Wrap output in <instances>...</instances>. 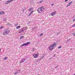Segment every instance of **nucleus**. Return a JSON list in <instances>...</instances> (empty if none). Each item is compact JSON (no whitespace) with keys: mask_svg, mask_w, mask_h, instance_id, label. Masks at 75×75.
I'll list each match as a JSON object with an SVG mask.
<instances>
[{"mask_svg":"<svg viewBox=\"0 0 75 75\" xmlns=\"http://www.w3.org/2000/svg\"><path fill=\"white\" fill-rule=\"evenodd\" d=\"M44 10V7L43 6L40 7L37 10V11L39 13H42V11H43Z\"/></svg>","mask_w":75,"mask_h":75,"instance_id":"f257e3e1","label":"nucleus"},{"mask_svg":"<svg viewBox=\"0 0 75 75\" xmlns=\"http://www.w3.org/2000/svg\"><path fill=\"white\" fill-rule=\"evenodd\" d=\"M38 55H39V54H38V53H37L36 54H33V57H34V58H38Z\"/></svg>","mask_w":75,"mask_h":75,"instance_id":"f03ea898","label":"nucleus"},{"mask_svg":"<svg viewBox=\"0 0 75 75\" xmlns=\"http://www.w3.org/2000/svg\"><path fill=\"white\" fill-rule=\"evenodd\" d=\"M10 30H8V31H6L3 33L2 34L3 35H6V34H8L10 33Z\"/></svg>","mask_w":75,"mask_h":75,"instance_id":"7ed1b4c3","label":"nucleus"},{"mask_svg":"<svg viewBox=\"0 0 75 75\" xmlns=\"http://www.w3.org/2000/svg\"><path fill=\"white\" fill-rule=\"evenodd\" d=\"M30 44V42H28L27 43H25L24 44H23L21 45L22 47H23V46H24V45H27L28 44Z\"/></svg>","mask_w":75,"mask_h":75,"instance_id":"20e7f679","label":"nucleus"},{"mask_svg":"<svg viewBox=\"0 0 75 75\" xmlns=\"http://www.w3.org/2000/svg\"><path fill=\"white\" fill-rule=\"evenodd\" d=\"M26 59H24V58H22L21 60V61L20 62V63L21 64V63H23V62H24V61H25Z\"/></svg>","mask_w":75,"mask_h":75,"instance_id":"39448f33","label":"nucleus"},{"mask_svg":"<svg viewBox=\"0 0 75 75\" xmlns=\"http://www.w3.org/2000/svg\"><path fill=\"white\" fill-rule=\"evenodd\" d=\"M56 13H57V11H54L52 13L51 16H55V15Z\"/></svg>","mask_w":75,"mask_h":75,"instance_id":"423d86ee","label":"nucleus"},{"mask_svg":"<svg viewBox=\"0 0 75 75\" xmlns=\"http://www.w3.org/2000/svg\"><path fill=\"white\" fill-rule=\"evenodd\" d=\"M56 46V43H53L51 46H50V47H54Z\"/></svg>","mask_w":75,"mask_h":75,"instance_id":"0eeeda50","label":"nucleus"},{"mask_svg":"<svg viewBox=\"0 0 75 75\" xmlns=\"http://www.w3.org/2000/svg\"><path fill=\"white\" fill-rule=\"evenodd\" d=\"M11 1H12L11 0L8 1H6V4H8V3H10V2H11Z\"/></svg>","mask_w":75,"mask_h":75,"instance_id":"6e6552de","label":"nucleus"},{"mask_svg":"<svg viewBox=\"0 0 75 75\" xmlns=\"http://www.w3.org/2000/svg\"><path fill=\"white\" fill-rule=\"evenodd\" d=\"M72 3V2H70L68 4L67 6V7L69 6H70L71 4V3Z\"/></svg>","mask_w":75,"mask_h":75,"instance_id":"1a4fd4ad","label":"nucleus"},{"mask_svg":"<svg viewBox=\"0 0 75 75\" xmlns=\"http://www.w3.org/2000/svg\"><path fill=\"white\" fill-rule=\"evenodd\" d=\"M41 61V59H38L36 61V62H39Z\"/></svg>","mask_w":75,"mask_h":75,"instance_id":"9d476101","label":"nucleus"},{"mask_svg":"<svg viewBox=\"0 0 75 75\" xmlns=\"http://www.w3.org/2000/svg\"><path fill=\"white\" fill-rule=\"evenodd\" d=\"M4 14V11H1L0 12V15H1L2 14Z\"/></svg>","mask_w":75,"mask_h":75,"instance_id":"9b49d317","label":"nucleus"},{"mask_svg":"<svg viewBox=\"0 0 75 75\" xmlns=\"http://www.w3.org/2000/svg\"><path fill=\"white\" fill-rule=\"evenodd\" d=\"M33 12H34V11H31V12L30 13V14H29L28 15V16H30L31 15V14H32V13H33Z\"/></svg>","mask_w":75,"mask_h":75,"instance_id":"f8f14e48","label":"nucleus"},{"mask_svg":"<svg viewBox=\"0 0 75 75\" xmlns=\"http://www.w3.org/2000/svg\"><path fill=\"white\" fill-rule=\"evenodd\" d=\"M33 8H29V9L28 10V11H32V10H33Z\"/></svg>","mask_w":75,"mask_h":75,"instance_id":"ddd939ff","label":"nucleus"},{"mask_svg":"<svg viewBox=\"0 0 75 75\" xmlns=\"http://www.w3.org/2000/svg\"><path fill=\"white\" fill-rule=\"evenodd\" d=\"M53 47H49V49L50 50H53Z\"/></svg>","mask_w":75,"mask_h":75,"instance_id":"4468645a","label":"nucleus"},{"mask_svg":"<svg viewBox=\"0 0 75 75\" xmlns=\"http://www.w3.org/2000/svg\"><path fill=\"white\" fill-rule=\"evenodd\" d=\"M7 58H8V57H5L4 59V60H6V59H7Z\"/></svg>","mask_w":75,"mask_h":75,"instance_id":"2eb2a0df","label":"nucleus"},{"mask_svg":"<svg viewBox=\"0 0 75 75\" xmlns=\"http://www.w3.org/2000/svg\"><path fill=\"white\" fill-rule=\"evenodd\" d=\"M21 27V26H18L16 27V28L17 29H18V28H20Z\"/></svg>","mask_w":75,"mask_h":75,"instance_id":"dca6fc26","label":"nucleus"},{"mask_svg":"<svg viewBox=\"0 0 75 75\" xmlns=\"http://www.w3.org/2000/svg\"><path fill=\"white\" fill-rule=\"evenodd\" d=\"M6 25H11V24L10 23H8Z\"/></svg>","mask_w":75,"mask_h":75,"instance_id":"f3484780","label":"nucleus"},{"mask_svg":"<svg viewBox=\"0 0 75 75\" xmlns=\"http://www.w3.org/2000/svg\"><path fill=\"white\" fill-rule=\"evenodd\" d=\"M18 73V72L16 71V72L14 73V75H16V74H17Z\"/></svg>","mask_w":75,"mask_h":75,"instance_id":"a211bd4d","label":"nucleus"},{"mask_svg":"<svg viewBox=\"0 0 75 75\" xmlns=\"http://www.w3.org/2000/svg\"><path fill=\"white\" fill-rule=\"evenodd\" d=\"M23 37H24V36H21V37H20V39H22Z\"/></svg>","mask_w":75,"mask_h":75,"instance_id":"6ab92c4d","label":"nucleus"},{"mask_svg":"<svg viewBox=\"0 0 75 75\" xmlns=\"http://www.w3.org/2000/svg\"><path fill=\"white\" fill-rule=\"evenodd\" d=\"M4 28V27H3V26L1 27H0V29H2V28Z\"/></svg>","mask_w":75,"mask_h":75,"instance_id":"aec40b11","label":"nucleus"},{"mask_svg":"<svg viewBox=\"0 0 75 75\" xmlns=\"http://www.w3.org/2000/svg\"><path fill=\"white\" fill-rule=\"evenodd\" d=\"M58 65L57 66L55 67V68H58Z\"/></svg>","mask_w":75,"mask_h":75,"instance_id":"412c9836","label":"nucleus"},{"mask_svg":"<svg viewBox=\"0 0 75 75\" xmlns=\"http://www.w3.org/2000/svg\"><path fill=\"white\" fill-rule=\"evenodd\" d=\"M4 21H6V20H7V18H4Z\"/></svg>","mask_w":75,"mask_h":75,"instance_id":"4be33fe9","label":"nucleus"},{"mask_svg":"<svg viewBox=\"0 0 75 75\" xmlns=\"http://www.w3.org/2000/svg\"><path fill=\"white\" fill-rule=\"evenodd\" d=\"M43 33H42L40 34V36H42V35H43Z\"/></svg>","mask_w":75,"mask_h":75,"instance_id":"5701e85b","label":"nucleus"},{"mask_svg":"<svg viewBox=\"0 0 75 75\" xmlns=\"http://www.w3.org/2000/svg\"><path fill=\"white\" fill-rule=\"evenodd\" d=\"M18 25V23L16 24L15 25V26H17V25Z\"/></svg>","mask_w":75,"mask_h":75,"instance_id":"b1692460","label":"nucleus"},{"mask_svg":"<svg viewBox=\"0 0 75 75\" xmlns=\"http://www.w3.org/2000/svg\"><path fill=\"white\" fill-rule=\"evenodd\" d=\"M35 50V48H33V49H32V50H33V51H34V50Z\"/></svg>","mask_w":75,"mask_h":75,"instance_id":"393cba45","label":"nucleus"},{"mask_svg":"<svg viewBox=\"0 0 75 75\" xmlns=\"http://www.w3.org/2000/svg\"><path fill=\"white\" fill-rule=\"evenodd\" d=\"M42 59H43L44 58V56H43L42 57Z\"/></svg>","mask_w":75,"mask_h":75,"instance_id":"a878e982","label":"nucleus"},{"mask_svg":"<svg viewBox=\"0 0 75 75\" xmlns=\"http://www.w3.org/2000/svg\"><path fill=\"white\" fill-rule=\"evenodd\" d=\"M24 30H23V29H22L21 30V31H22V32H23V31H24Z\"/></svg>","mask_w":75,"mask_h":75,"instance_id":"bb28decb","label":"nucleus"},{"mask_svg":"<svg viewBox=\"0 0 75 75\" xmlns=\"http://www.w3.org/2000/svg\"><path fill=\"white\" fill-rule=\"evenodd\" d=\"M73 26L74 27H75V24L73 25Z\"/></svg>","mask_w":75,"mask_h":75,"instance_id":"cd10ccee","label":"nucleus"},{"mask_svg":"<svg viewBox=\"0 0 75 75\" xmlns=\"http://www.w3.org/2000/svg\"><path fill=\"white\" fill-rule=\"evenodd\" d=\"M54 4H53L51 5L52 6H54Z\"/></svg>","mask_w":75,"mask_h":75,"instance_id":"c85d7f7f","label":"nucleus"},{"mask_svg":"<svg viewBox=\"0 0 75 75\" xmlns=\"http://www.w3.org/2000/svg\"><path fill=\"white\" fill-rule=\"evenodd\" d=\"M22 32V31H20L19 32V33H21Z\"/></svg>","mask_w":75,"mask_h":75,"instance_id":"c756f323","label":"nucleus"},{"mask_svg":"<svg viewBox=\"0 0 75 75\" xmlns=\"http://www.w3.org/2000/svg\"><path fill=\"white\" fill-rule=\"evenodd\" d=\"M65 2H67V1H68V0H65Z\"/></svg>","mask_w":75,"mask_h":75,"instance_id":"7c9ffc66","label":"nucleus"},{"mask_svg":"<svg viewBox=\"0 0 75 75\" xmlns=\"http://www.w3.org/2000/svg\"><path fill=\"white\" fill-rule=\"evenodd\" d=\"M73 35H75V33H73Z\"/></svg>","mask_w":75,"mask_h":75,"instance_id":"2f4dec72","label":"nucleus"},{"mask_svg":"<svg viewBox=\"0 0 75 75\" xmlns=\"http://www.w3.org/2000/svg\"><path fill=\"white\" fill-rule=\"evenodd\" d=\"M61 47H59L58 48L59 49H60V48H61Z\"/></svg>","mask_w":75,"mask_h":75,"instance_id":"473e14b6","label":"nucleus"},{"mask_svg":"<svg viewBox=\"0 0 75 75\" xmlns=\"http://www.w3.org/2000/svg\"><path fill=\"white\" fill-rule=\"evenodd\" d=\"M18 72H20V70H18Z\"/></svg>","mask_w":75,"mask_h":75,"instance_id":"72a5a7b5","label":"nucleus"},{"mask_svg":"<svg viewBox=\"0 0 75 75\" xmlns=\"http://www.w3.org/2000/svg\"><path fill=\"white\" fill-rule=\"evenodd\" d=\"M59 47H62V46H60Z\"/></svg>","mask_w":75,"mask_h":75,"instance_id":"f704fd0d","label":"nucleus"},{"mask_svg":"<svg viewBox=\"0 0 75 75\" xmlns=\"http://www.w3.org/2000/svg\"><path fill=\"white\" fill-rule=\"evenodd\" d=\"M55 55H54V56H53V57H55Z\"/></svg>","mask_w":75,"mask_h":75,"instance_id":"c9c22d12","label":"nucleus"},{"mask_svg":"<svg viewBox=\"0 0 75 75\" xmlns=\"http://www.w3.org/2000/svg\"><path fill=\"white\" fill-rule=\"evenodd\" d=\"M1 49H0V51H1Z\"/></svg>","mask_w":75,"mask_h":75,"instance_id":"e433bc0d","label":"nucleus"},{"mask_svg":"<svg viewBox=\"0 0 75 75\" xmlns=\"http://www.w3.org/2000/svg\"><path fill=\"white\" fill-rule=\"evenodd\" d=\"M13 0H11V1H13Z\"/></svg>","mask_w":75,"mask_h":75,"instance_id":"4c0bfd02","label":"nucleus"},{"mask_svg":"<svg viewBox=\"0 0 75 75\" xmlns=\"http://www.w3.org/2000/svg\"><path fill=\"white\" fill-rule=\"evenodd\" d=\"M50 59H51V58H50Z\"/></svg>","mask_w":75,"mask_h":75,"instance_id":"58836bf2","label":"nucleus"},{"mask_svg":"<svg viewBox=\"0 0 75 75\" xmlns=\"http://www.w3.org/2000/svg\"><path fill=\"white\" fill-rule=\"evenodd\" d=\"M20 30H21V29H20Z\"/></svg>","mask_w":75,"mask_h":75,"instance_id":"ea45409f","label":"nucleus"}]
</instances>
